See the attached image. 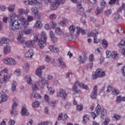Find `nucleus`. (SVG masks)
I'll use <instances>...</instances> for the list:
<instances>
[{"instance_id": "49530a36", "label": "nucleus", "mask_w": 125, "mask_h": 125, "mask_svg": "<svg viewBox=\"0 0 125 125\" xmlns=\"http://www.w3.org/2000/svg\"><path fill=\"white\" fill-rule=\"evenodd\" d=\"M113 17L115 22H117V21H118V20H119L121 18V15H120V14H119L118 13H114L113 15Z\"/></svg>"}, {"instance_id": "6e6d98bb", "label": "nucleus", "mask_w": 125, "mask_h": 125, "mask_svg": "<svg viewBox=\"0 0 125 125\" xmlns=\"http://www.w3.org/2000/svg\"><path fill=\"white\" fill-rule=\"evenodd\" d=\"M121 118H122V116L121 115H119L117 114H115L113 115L112 119L113 121H119V120H120Z\"/></svg>"}, {"instance_id": "2eb2a0df", "label": "nucleus", "mask_w": 125, "mask_h": 125, "mask_svg": "<svg viewBox=\"0 0 125 125\" xmlns=\"http://www.w3.org/2000/svg\"><path fill=\"white\" fill-rule=\"evenodd\" d=\"M39 81H37V82L38 83V85H40V88H43V85L45 84V83L46 82V81L48 80H45L44 81V78L43 77H39Z\"/></svg>"}, {"instance_id": "6e6552de", "label": "nucleus", "mask_w": 125, "mask_h": 125, "mask_svg": "<svg viewBox=\"0 0 125 125\" xmlns=\"http://www.w3.org/2000/svg\"><path fill=\"white\" fill-rule=\"evenodd\" d=\"M24 46H23V48L25 49L26 48H32V47H34L35 43L33 40H28L24 42Z\"/></svg>"}, {"instance_id": "c756f323", "label": "nucleus", "mask_w": 125, "mask_h": 125, "mask_svg": "<svg viewBox=\"0 0 125 125\" xmlns=\"http://www.w3.org/2000/svg\"><path fill=\"white\" fill-rule=\"evenodd\" d=\"M8 41V39L6 37H2L0 39V46H2L3 44H5V43H7V41Z\"/></svg>"}, {"instance_id": "393cba45", "label": "nucleus", "mask_w": 125, "mask_h": 125, "mask_svg": "<svg viewBox=\"0 0 125 125\" xmlns=\"http://www.w3.org/2000/svg\"><path fill=\"white\" fill-rule=\"evenodd\" d=\"M67 24H68V21H67V19L65 18H63L59 23V25L61 26V27H66V26H67Z\"/></svg>"}, {"instance_id": "774afa93", "label": "nucleus", "mask_w": 125, "mask_h": 125, "mask_svg": "<svg viewBox=\"0 0 125 125\" xmlns=\"http://www.w3.org/2000/svg\"><path fill=\"white\" fill-rule=\"evenodd\" d=\"M39 2L37 0H30V5H36Z\"/></svg>"}, {"instance_id": "79ce46f5", "label": "nucleus", "mask_w": 125, "mask_h": 125, "mask_svg": "<svg viewBox=\"0 0 125 125\" xmlns=\"http://www.w3.org/2000/svg\"><path fill=\"white\" fill-rule=\"evenodd\" d=\"M39 86H40V85H39L38 83L37 82H34L32 84V86L33 90H38V89H39Z\"/></svg>"}, {"instance_id": "4c0bfd02", "label": "nucleus", "mask_w": 125, "mask_h": 125, "mask_svg": "<svg viewBox=\"0 0 125 125\" xmlns=\"http://www.w3.org/2000/svg\"><path fill=\"white\" fill-rule=\"evenodd\" d=\"M15 6L16 5L15 4H12L9 5L8 9L10 12H14V10H15Z\"/></svg>"}, {"instance_id": "c85d7f7f", "label": "nucleus", "mask_w": 125, "mask_h": 125, "mask_svg": "<svg viewBox=\"0 0 125 125\" xmlns=\"http://www.w3.org/2000/svg\"><path fill=\"white\" fill-rule=\"evenodd\" d=\"M63 38L65 41H72L73 40V35L70 33H66Z\"/></svg>"}, {"instance_id": "ea45409f", "label": "nucleus", "mask_w": 125, "mask_h": 125, "mask_svg": "<svg viewBox=\"0 0 125 125\" xmlns=\"http://www.w3.org/2000/svg\"><path fill=\"white\" fill-rule=\"evenodd\" d=\"M111 57L113 59H117L118 57H119L118 52H117L116 51H113L111 52Z\"/></svg>"}, {"instance_id": "09e8293b", "label": "nucleus", "mask_w": 125, "mask_h": 125, "mask_svg": "<svg viewBox=\"0 0 125 125\" xmlns=\"http://www.w3.org/2000/svg\"><path fill=\"white\" fill-rule=\"evenodd\" d=\"M55 33L58 36H61V35L63 34V32H62V31H61V29L60 27H57L55 29Z\"/></svg>"}, {"instance_id": "1a4fd4ad", "label": "nucleus", "mask_w": 125, "mask_h": 125, "mask_svg": "<svg viewBox=\"0 0 125 125\" xmlns=\"http://www.w3.org/2000/svg\"><path fill=\"white\" fill-rule=\"evenodd\" d=\"M31 11L33 13H34V16L37 19H42V13L41 12H39L38 10H37V8L33 7L31 8Z\"/></svg>"}, {"instance_id": "13d9d810", "label": "nucleus", "mask_w": 125, "mask_h": 125, "mask_svg": "<svg viewBox=\"0 0 125 125\" xmlns=\"http://www.w3.org/2000/svg\"><path fill=\"white\" fill-rule=\"evenodd\" d=\"M49 18L50 20H55L57 18V15L55 13L51 14L50 15Z\"/></svg>"}, {"instance_id": "bb28decb", "label": "nucleus", "mask_w": 125, "mask_h": 125, "mask_svg": "<svg viewBox=\"0 0 125 125\" xmlns=\"http://www.w3.org/2000/svg\"><path fill=\"white\" fill-rule=\"evenodd\" d=\"M99 33L96 30H93L88 33V37H96L98 36Z\"/></svg>"}, {"instance_id": "680f3d73", "label": "nucleus", "mask_w": 125, "mask_h": 125, "mask_svg": "<svg viewBox=\"0 0 125 125\" xmlns=\"http://www.w3.org/2000/svg\"><path fill=\"white\" fill-rule=\"evenodd\" d=\"M78 60L80 63H82V64H83V63L85 62V59L82 56H79Z\"/></svg>"}, {"instance_id": "423d86ee", "label": "nucleus", "mask_w": 125, "mask_h": 125, "mask_svg": "<svg viewBox=\"0 0 125 125\" xmlns=\"http://www.w3.org/2000/svg\"><path fill=\"white\" fill-rule=\"evenodd\" d=\"M78 86H79L76 82L73 84V85L72 86V92L74 95H77V94H81V93H83L82 90L78 88Z\"/></svg>"}, {"instance_id": "6ab92c4d", "label": "nucleus", "mask_w": 125, "mask_h": 125, "mask_svg": "<svg viewBox=\"0 0 125 125\" xmlns=\"http://www.w3.org/2000/svg\"><path fill=\"white\" fill-rule=\"evenodd\" d=\"M45 69L44 65L40 66L36 71V75L38 77H42V70Z\"/></svg>"}, {"instance_id": "a19ab883", "label": "nucleus", "mask_w": 125, "mask_h": 125, "mask_svg": "<svg viewBox=\"0 0 125 125\" xmlns=\"http://www.w3.org/2000/svg\"><path fill=\"white\" fill-rule=\"evenodd\" d=\"M58 61L59 62V63L61 65V67L62 68H65L66 67V64H65V62H63V60L61 58H59L58 59Z\"/></svg>"}, {"instance_id": "a211bd4d", "label": "nucleus", "mask_w": 125, "mask_h": 125, "mask_svg": "<svg viewBox=\"0 0 125 125\" xmlns=\"http://www.w3.org/2000/svg\"><path fill=\"white\" fill-rule=\"evenodd\" d=\"M45 85L47 86V88L48 90L49 91V94L50 95H53L54 93H55V90H52V87L49 86V84L48 83V81H46L45 83Z\"/></svg>"}, {"instance_id": "603ef678", "label": "nucleus", "mask_w": 125, "mask_h": 125, "mask_svg": "<svg viewBox=\"0 0 125 125\" xmlns=\"http://www.w3.org/2000/svg\"><path fill=\"white\" fill-rule=\"evenodd\" d=\"M8 94V90L4 88L0 92V95H7Z\"/></svg>"}, {"instance_id": "7c9ffc66", "label": "nucleus", "mask_w": 125, "mask_h": 125, "mask_svg": "<svg viewBox=\"0 0 125 125\" xmlns=\"http://www.w3.org/2000/svg\"><path fill=\"white\" fill-rule=\"evenodd\" d=\"M23 33L25 35H31V34H33L34 33V30L31 29L25 28L23 30Z\"/></svg>"}, {"instance_id": "3c124183", "label": "nucleus", "mask_w": 125, "mask_h": 125, "mask_svg": "<svg viewBox=\"0 0 125 125\" xmlns=\"http://www.w3.org/2000/svg\"><path fill=\"white\" fill-rule=\"evenodd\" d=\"M116 30L120 35H123L125 33V32L123 29H122V27L121 26H117L116 27Z\"/></svg>"}, {"instance_id": "ddd939ff", "label": "nucleus", "mask_w": 125, "mask_h": 125, "mask_svg": "<svg viewBox=\"0 0 125 125\" xmlns=\"http://www.w3.org/2000/svg\"><path fill=\"white\" fill-rule=\"evenodd\" d=\"M60 4H62V2L53 1L51 5V10H56V9H57L59 7Z\"/></svg>"}, {"instance_id": "e2e57ef3", "label": "nucleus", "mask_w": 125, "mask_h": 125, "mask_svg": "<svg viewBox=\"0 0 125 125\" xmlns=\"http://www.w3.org/2000/svg\"><path fill=\"white\" fill-rule=\"evenodd\" d=\"M106 4H107L106 3V2L104 0H102L101 1L100 6H101V8H102V9H103V8H105V7H106Z\"/></svg>"}, {"instance_id": "052dcab7", "label": "nucleus", "mask_w": 125, "mask_h": 125, "mask_svg": "<svg viewBox=\"0 0 125 125\" xmlns=\"http://www.w3.org/2000/svg\"><path fill=\"white\" fill-rule=\"evenodd\" d=\"M89 120V115L85 114L83 117V121L84 123H86V122Z\"/></svg>"}, {"instance_id": "aec40b11", "label": "nucleus", "mask_w": 125, "mask_h": 125, "mask_svg": "<svg viewBox=\"0 0 125 125\" xmlns=\"http://www.w3.org/2000/svg\"><path fill=\"white\" fill-rule=\"evenodd\" d=\"M10 78H11V75H7L6 74L4 75V76H3L1 78V82L2 83H2H7V82H8L9 80H10Z\"/></svg>"}, {"instance_id": "4d7b16f0", "label": "nucleus", "mask_w": 125, "mask_h": 125, "mask_svg": "<svg viewBox=\"0 0 125 125\" xmlns=\"http://www.w3.org/2000/svg\"><path fill=\"white\" fill-rule=\"evenodd\" d=\"M103 12V9L102 8H100L99 7H98L96 8V11H95V14H97V15H98V14H100Z\"/></svg>"}, {"instance_id": "58836bf2", "label": "nucleus", "mask_w": 125, "mask_h": 125, "mask_svg": "<svg viewBox=\"0 0 125 125\" xmlns=\"http://www.w3.org/2000/svg\"><path fill=\"white\" fill-rule=\"evenodd\" d=\"M3 63L5 65H10V57H6L3 60Z\"/></svg>"}, {"instance_id": "de8ad7c7", "label": "nucleus", "mask_w": 125, "mask_h": 125, "mask_svg": "<svg viewBox=\"0 0 125 125\" xmlns=\"http://www.w3.org/2000/svg\"><path fill=\"white\" fill-rule=\"evenodd\" d=\"M102 44L104 48H107V47H108V42H107L105 39L102 41Z\"/></svg>"}, {"instance_id": "37998d69", "label": "nucleus", "mask_w": 125, "mask_h": 125, "mask_svg": "<svg viewBox=\"0 0 125 125\" xmlns=\"http://www.w3.org/2000/svg\"><path fill=\"white\" fill-rule=\"evenodd\" d=\"M76 29H77L76 33L77 35H80V33H81L82 35H84V34H85V32L84 31V30L81 29L79 26H77Z\"/></svg>"}, {"instance_id": "864d4df0", "label": "nucleus", "mask_w": 125, "mask_h": 125, "mask_svg": "<svg viewBox=\"0 0 125 125\" xmlns=\"http://www.w3.org/2000/svg\"><path fill=\"white\" fill-rule=\"evenodd\" d=\"M50 25L52 29H55L57 26V23L56 22L52 21L50 22Z\"/></svg>"}, {"instance_id": "b1692460", "label": "nucleus", "mask_w": 125, "mask_h": 125, "mask_svg": "<svg viewBox=\"0 0 125 125\" xmlns=\"http://www.w3.org/2000/svg\"><path fill=\"white\" fill-rule=\"evenodd\" d=\"M21 116H29V112L26 105L22 106L21 109Z\"/></svg>"}, {"instance_id": "412c9836", "label": "nucleus", "mask_w": 125, "mask_h": 125, "mask_svg": "<svg viewBox=\"0 0 125 125\" xmlns=\"http://www.w3.org/2000/svg\"><path fill=\"white\" fill-rule=\"evenodd\" d=\"M42 21H40L37 20L33 26V28L34 29H41V28H42Z\"/></svg>"}, {"instance_id": "0e129e2a", "label": "nucleus", "mask_w": 125, "mask_h": 125, "mask_svg": "<svg viewBox=\"0 0 125 125\" xmlns=\"http://www.w3.org/2000/svg\"><path fill=\"white\" fill-rule=\"evenodd\" d=\"M104 13L105 16H109V15H111V14H112V10L111 9L106 10L105 11H104Z\"/></svg>"}, {"instance_id": "5701e85b", "label": "nucleus", "mask_w": 125, "mask_h": 125, "mask_svg": "<svg viewBox=\"0 0 125 125\" xmlns=\"http://www.w3.org/2000/svg\"><path fill=\"white\" fill-rule=\"evenodd\" d=\"M42 41H44L45 42H47V35H46V33L44 31H42L41 33V38L39 39Z\"/></svg>"}, {"instance_id": "7ed1b4c3", "label": "nucleus", "mask_w": 125, "mask_h": 125, "mask_svg": "<svg viewBox=\"0 0 125 125\" xmlns=\"http://www.w3.org/2000/svg\"><path fill=\"white\" fill-rule=\"evenodd\" d=\"M105 76V72L102 71V69L99 68L95 72L92 73V79L96 80L98 78H103Z\"/></svg>"}, {"instance_id": "c9c22d12", "label": "nucleus", "mask_w": 125, "mask_h": 125, "mask_svg": "<svg viewBox=\"0 0 125 125\" xmlns=\"http://www.w3.org/2000/svg\"><path fill=\"white\" fill-rule=\"evenodd\" d=\"M125 45V38H123L121 40V42L119 43L118 44V46L120 48H123Z\"/></svg>"}, {"instance_id": "72a5a7b5", "label": "nucleus", "mask_w": 125, "mask_h": 125, "mask_svg": "<svg viewBox=\"0 0 125 125\" xmlns=\"http://www.w3.org/2000/svg\"><path fill=\"white\" fill-rule=\"evenodd\" d=\"M17 64V61L15 59L10 57V66H15Z\"/></svg>"}, {"instance_id": "0eeeda50", "label": "nucleus", "mask_w": 125, "mask_h": 125, "mask_svg": "<svg viewBox=\"0 0 125 125\" xmlns=\"http://www.w3.org/2000/svg\"><path fill=\"white\" fill-rule=\"evenodd\" d=\"M34 56V50L32 49H30L24 54V58L25 60H31L33 59Z\"/></svg>"}, {"instance_id": "9b49d317", "label": "nucleus", "mask_w": 125, "mask_h": 125, "mask_svg": "<svg viewBox=\"0 0 125 125\" xmlns=\"http://www.w3.org/2000/svg\"><path fill=\"white\" fill-rule=\"evenodd\" d=\"M23 31H20L17 38V40L19 42H21V43H24L25 42V38L23 37Z\"/></svg>"}, {"instance_id": "338daca9", "label": "nucleus", "mask_w": 125, "mask_h": 125, "mask_svg": "<svg viewBox=\"0 0 125 125\" xmlns=\"http://www.w3.org/2000/svg\"><path fill=\"white\" fill-rule=\"evenodd\" d=\"M50 101V98L49 97V96L45 94L44 95V102L46 103H48Z\"/></svg>"}, {"instance_id": "2f4dec72", "label": "nucleus", "mask_w": 125, "mask_h": 125, "mask_svg": "<svg viewBox=\"0 0 125 125\" xmlns=\"http://www.w3.org/2000/svg\"><path fill=\"white\" fill-rule=\"evenodd\" d=\"M25 79L28 84H32V83H33V80H32L31 76L26 75L25 76Z\"/></svg>"}, {"instance_id": "a18cd8bd", "label": "nucleus", "mask_w": 125, "mask_h": 125, "mask_svg": "<svg viewBox=\"0 0 125 125\" xmlns=\"http://www.w3.org/2000/svg\"><path fill=\"white\" fill-rule=\"evenodd\" d=\"M8 73V69L7 68H4L1 71H0V77H2V76H4L5 74H7Z\"/></svg>"}, {"instance_id": "a878e982", "label": "nucleus", "mask_w": 125, "mask_h": 125, "mask_svg": "<svg viewBox=\"0 0 125 125\" xmlns=\"http://www.w3.org/2000/svg\"><path fill=\"white\" fill-rule=\"evenodd\" d=\"M1 100H0V104L6 102L8 100V96L7 95H0Z\"/></svg>"}, {"instance_id": "20e7f679", "label": "nucleus", "mask_w": 125, "mask_h": 125, "mask_svg": "<svg viewBox=\"0 0 125 125\" xmlns=\"http://www.w3.org/2000/svg\"><path fill=\"white\" fill-rule=\"evenodd\" d=\"M95 112L97 115H100L101 118L104 119L106 115V109L101 108L100 105L98 104L95 108Z\"/></svg>"}, {"instance_id": "f8f14e48", "label": "nucleus", "mask_w": 125, "mask_h": 125, "mask_svg": "<svg viewBox=\"0 0 125 125\" xmlns=\"http://www.w3.org/2000/svg\"><path fill=\"white\" fill-rule=\"evenodd\" d=\"M3 52L5 55L9 54L11 52V45L9 44L5 45L3 49Z\"/></svg>"}, {"instance_id": "f704fd0d", "label": "nucleus", "mask_w": 125, "mask_h": 125, "mask_svg": "<svg viewBox=\"0 0 125 125\" xmlns=\"http://www.w3.org/2000/svg\"><path fill=\"white\" fill-rule=\"evenodd\" d=\"M16 85H17V83L16 82H13V83H12L11 87L12 92H15V91H16Z\"/></svg>"}, {"instance_id": "39448f33", "label": "nucleus", "mask_w": 125, "mask_h": 125, "mask_svg": "<svg viewBox=\"0 0 125 125\" xmlns=\"http://www.w3.org/2000/svg\"><path fill=\"white\" fill-rule=\"evenodd\" d=\"M77 6L78 10L77 11V14L79 15H82L83 17H86V15L85 13H83V12L84 9L82 5V3L81 2H78L77 4ZM83 13V14H82Z\"/></svg>"}, {"instance_id": "4468645a", "label": "nucleus", "mask_w": 125, "mask_h": 125, "mask_svg": "<svg viewBox=\"0 0 125 125\" xmlns=\"http://www.w3.org/2000/svg\"><path fill=\"white\" fill-rule=\"evenodd\" d=\"M98 90V87L97 86L95 85L93 87L92 93L91 94L90 97L92 99H96L97 97V90Z\"/></svg>"}, {"instance_id": "bf43d9fd", "label": "nucleus", "mask_w": 125, "mask_h": 125, "mask_svg": "<svg viewBox=\"0 0 125 125\" xmlns=\"http://www.w3.org/2000/svg\"><path fill=\"white\" fill-rule=\"evenodd\" d=\"M14 74L17 76V77H19L21 76V70L20 69H17L14 72Z\"/></svg>"}, {"instance_id": "4be33fe9", "label": "nucleus", "mask_w": 125, "mask_h": 125, "mask_svg": "<svg viewBox=\"0 0 125 125\" xmlns=\"http://www.w3.org/2000/svg\"><path fill=\"white\" fill-rule=\"evenodd\" d=\"M48 48L51 52H54V53H57L59 51L58 47L54 45H49Z\"/></svg>"}, {"instance_id": "dca6fc26", "label": "nucleus", "mask_w": 125, "mask_h": 125, "mask_svg": "<svg viewBox=\"0 0 125 125\" xmlns=\"http://www.w3.org/2000/svg\"><path fill=\"white\" fill-rule=\"evenodd\" d=\"M76 83H77L78 86L80 87V88H82L83 89H84L85 90H89V88L87 85H85V84L81 83H80L78 81L75 82Z\"/></svg>"}, {"instance_id": "9d476101", "label": "nucleus", "mask_w": 125, "mask_h": 125, "mask_svg": "<svg viewBox=\"0 0 125 125\" xmlns=\"http://www.w3.org/2000/svg\"><path fill=\"white\" fill-rule=\"evenodd\" d=\"M30 12V10L29 9H26L25 10L23 8H20L18 9V13L19 15V17L18 18V20H19L20 18H21V17L20 16L23 15V14H25V15H28V13Z\"/></svg>"}, {"instance_id": "f257e3e1", "label": "nucleus", "mask_w": 125, "mask_h": 125, "mask_svg": "<svg viewBox=\"0 0 125 125\" xmlns=\"http://www.w3.org/2000/svg\"><path fill=\"white\" fill-rule=\"evenodd\" d=\"M16 18H19L18 14L16 13L10 14L9 27L12 31H19L23 28V26L27 28L29 26V22H32L34 20L32 16H28L27 20L23 16L20 18L19 20H16Z\"/></svg>"}, {"instance_id": "f03ea898", "label": "nucleus", "mask_w": 125, "mask_h": 125, "mask_svg": "<svg viewBox=\"0 0 125 125\" xmlns=\"http://www.w3.org/2000/svg\"><path fill=\"white\" fill-rule=\"evenodd\" d=\"M67 93L62 88H60L59 90V93L57 94V97H60L62 100H67V98L68 97V94L71 92V89L67 88L66 89Z\"/></svg>"}, {"instance_id": "473e14b6", "label": "nucleus", "mask_w": 125, "mask_h": 125, "mask_svg": "<svg viewBox=\"0 0 125 125\" xmlns=\"http://www.w3.org/2000/svg\"><path fill=\"white\" fill-rule=\"evenodd\" d=\"M39 40H40V33L38 32H37L35 33L34 36L33 40H32L34 42V43L37 42H39Z\"/></svg>"}, {"instance_id": "69168bd1", "label": "nucleus", "mask_w": 125, "mask_h": 125, "mask_svg": "<svg viewBox=\"0 0 125 125\" xmlns=\"http://www.w3.org/2000/svg\"><path fill=\"white\" fill-rule=\"evenodd\" d=\"M45 61L47 62V63H49L50 61H51V57L50 56H48V55H45Z\"/></svg>"}, {"instance_id": "c03bdc74", "label": "nucleus", "mask_w": 125, "mask_h": 125, "mask_svg": "<svg viewBox=\"0 0 125 125\" xmlns=\"http://www.w3.org/2000/svg\"><path fill=\"white\" fill-rule=\"evenodd\" d=\"M22 68L24 71H28L29 70H30V65L28 62H25L22 66Z\"/></svg>"}, {"instance_id": "cd10ccee", "label": "nucleus", "mask_w": 125, "mask_h": 125, "mask_svg": "<svg viewBox=\"0 0 125 125\" xmlns=\"http://www.w3.org/2000/svg\"><path fill=\"white\" fill-rule=\"evenodd\" d=\"M77 27L75 25H71L69 27V32L70 35H73L75 32H76V29Z\"/></svg>"}, {"instance_id": "f3484780", "label": "nucleus", "mask_w": 125, "mask_h": 125, "mask_svg": "<svg viewBox=\"0 0 125 125\" xmlns=\"http://www.w3.org/2000/svg\"><path fill=\"white\" fill-rule=\"evenodd\" d=\"M38 46L40 49H43L44 47L46 46V41L39 40Z\"/></svg>"}, {"instance_id": "8fccbe9b", "label": "nucleus", "mask_w": 125, "mask_h": 125, "mask_svg": "<svg viewBox=\"0 0 125 125\" xmlns=\"http://www.w3.org/2000/svg\"><path fill=\"white\" fill-rule=\"evenodd\" d=\"M52 125V122L50 121H47L46 122H40L38 123V125Z\"/></svg>"}, {"instance_id": "e433bc0d", "label": "nucleus", "mask_w": 125, "mask_h": 125, "mask_svg": "<svg viewBox=\"0 0 125 125\" xmlns=\"http://www.w3.org/2000/svg\"><path fill=\"white\" fill-rule=\"evenodd\" d=\"M13 101L14 102V104H12V109H15V108H16V107L18 106V99L16 98H14Z\"/></svg>"}, {"instance_id": "5fc2aeb1", "label": "nucleus", "mask_w": 125, "mask_h": 125, "mask_svg": "<svg viewBox=\"0 0 125 125\" xmlns=\"http://www.w3.org/2000/svg\"><path fill=\"white\" fill-rule=\"evenodd\" d=\"M18 114V111L15 109H13L11 111V115L12 117H16Z\"/></svg>"}]
</instances>
